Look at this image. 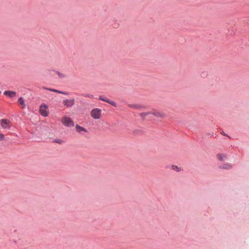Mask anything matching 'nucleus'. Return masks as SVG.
<instances>
[{
	"label": "nucleus",
	"mask_w": 249,
	"mask_h": 249,
	"mask_svg": "<svg viewBox=\"0 0 249 249\" xmlns=\"http://www.w3.org/2000/svg\"><path fill=\"white\" fill-rule=\"evenodd\" d=\"M217 158L221 161L224 160L226 159V156L222 154H218L217 155Z\"/></svg>",
	"instance_id": "ddd939ff"
},
{
	"label": "nucleus",
	"mask_w": 249,
	"mask_h": 249,
	"mask_svg": "<svg viewBox=\"0 0 249 249\" xmlns=\"http://www.w3.org/2000/svg\"><path fill=\"white\" fill-rule=\"evenodd\" d=\"M140 116L142 118L144 119V118H145V117H146V116H147V114H146V112H142V113H140Z\"/></svg>",
	"instance_id": "dca6fc26"
},
{
	"label": "nucleus",
	"mask_w": 249,
	"mask_h": 249,
	"mask_svg": "<svg viewBox=\"0 0 249 249\" xmlns=\"http://www.w3.org/2000/svg\"><path fill=\"white\" fill-rule=\"evenodd\" d=\"M223 169H229L231 168V166L228 164H224L222 167Z\"/></svg>",
	"instance_id": "2eb2a0df"
},
{
	"label": "nucleus",
	"mask_w": 249,
	"mask_h": 249,
	"mask_svg": "<svg viewBox=\"0 0 249 249\" xmlns=\"http://www.w3.org/2000/svg\"><path fill=\"white\" fill-rule=\"evenodd\" d=\"M43 88L45 89H48L49 90L58 93L62 94H64V95H69V93L68 92H63V91H62L60 90H58L57 89H48L46 88Z\"/></svg>",
	"instance_id": "9d476101"
},
{
	"label": "nucleus",
	"mask_w": 249,
	"mask_h": 249,
	"mask_svg": "<svg viewBox=\"0 0 249 249\" xmlns=\"http://www.w3.org/2000/svg\"><path fill=\"white\" fill-rule=\"evenodd\" d=\"M3 94L10 98L14 97L17 95V93L15 91L11 90H5L3 92Z\"/></svg>",
	"instance_id": "6e6552de"
},
{
	"label": "nucleus",
	"mask_w": 249,
	"mask_h": 249,
	"mask_svg": "<svg viewBox=\"0 0 249 249\" xmlns=\"http://www.w3.org/2000/svg\"><path fill=\"white\" fill-rule=\"evenodd\" d=\"M75 129H76V131L78 133H81L82 131L85 132H87V130L85 128H84L83 127L80 126L78 125H76L75 126Z\"/></svg>",
	"instance_id": "9b49d317"
},
{
	"label": "nucleus",
	"mask_w": 249,
	"mask_h": 249,
	"mask_svg": "<svg viewBox=\"0 0 249 249\" xmlns=\"http://www.w3.org/2000/svg\"><path fill=\"white\" fill-rule=\"evenodd\" d=\"M128 107L134 109H141L144 107V106L139 104H129Z\"/></svg>",
	"instance_id": "1a4fd4ad"
},
{
	"label": "nucleus",
	"mask_w": 249,
	"mask_h": 249,
	"mask_svg": "<svg viewBox=\"0 0 249 249\" xmlns=\"http://www.w3.org/2000/svg\"><path fill=\"white\" fill-rule=\"evenodd\" d=\"M4 138V135L2 134H0V141H2Z\"/></svg>",
	"instance_id": "f3484780"
},
{
	"label": "nucleus",
	"mask_w": 249,
	"mask_h": 249,
	"mask_svg": "<svg viewBox=\"0 0 249 249\" xmlns=\"http://www.w3.org/2000/svg\"><path fill=\"white\" fill-rule=\"evenodd\" d=\"M147 115L152 114V109L149 111L146 112Z\"/></svg>",
	"instance_id": "a211bd4d"
},
{
	"label": "nucleus",
	"mask_w": 249,
	"mask_h": 249,
	"mask_svg": "<svg viewBox=\"0 0 249 249\" xmlns=\"http://www.w3.org/2000/svg\"><path fill=\"white\" fill-rule=\"evenodd\" d=\"M172 169L177 172H179L181 171V169L180 168L178 167L176 165H173L172 166Z\"/></svg>",
	"instance_id": "4468645a"
},
{
	"label": "nucleus",
	"mask_w": 249,
	"mask_h": 249,
	"mask_svg": "<svg viewBox=\"0 0 249 249\" xmlns=\"http://www.w3.org/2000/svg\"><path fill=\"white\" fill-rule=\"evenodd\" d=\"M18 103L21 105L22 106V108H24L25 107H26V105L24 103V99L22 97H20L18 98Z\"/></svg>",
	"instance_id": "f8f14e48"
},
{
	"label": "nucleus",
	"mask_w": 249,
	"mask_h": 249,
	"mask_svg": "<svg viewBox=\"0 0 249 249\" xmlns=\"http://www.w3.org/2000/svg\"><path fill=\"white\" fill-rule=\"evenodd\" d=\"M0 125L3 129H10L11 126V121L7 119H2L0 120Z\"/></svg>",
	"instance_id": "7ed1b4c3"
},
{
	"label": "nucleus",
	"mask_w": 249,
	"mask_h": 249,
	"mask_svg": "<svg viewBox=\"0 0 249 249\" xmlns=\"http://www.w3.org/2000/svg\"><path fill=\"white\" fill-rule=\"evenodd\" d=\"M1 94V91H0V94Z\"/></svg>",
	"instance_id": "aec40b11"
},
{
	"label": "nucleus",
	"mask_w": 249,
	"mask_h": 249,
	"mask_svg": "<svg viewBox=\"0 0 249 249\" xmlns=\"http://www.w3.org/2000/svg\"><path fill=\"white\" fill-rule=\"evenodd\" d=\"M39 112L42 116L46 117L49 114L48 106L45 104H42L39 107Z\"/></svg>",
	"instance_id": "20e7f679"
},
{
	"label": "nucleus",
	"mask_w": 249,
	"mask_h": 249,
	"mask_svg": "<svg viewBox=\"0 0 249 249\" xmlns=\"http://www.w3.org/2000/svg\"><path fill=\"white\" fill-rule=\"evenodd\" d=\"M99 99L101 101L106 102L110 104L111 105L113 106V107L116 106V104L114 101H111V100L108 99L107 97H104L102 96H99Z\"/></svg>",
	"instance_id": "0eeeda50"
},
{
	"label": "nucleus",
	"mask_w": 249,
	"mask_h": 249,
	"mask_svg": "<svg viewBox=\"0 0 249 249\" xmlns=\"http://www.w3.org/2000/svg\"><path fill=\"white\" fill-rule=\"evenodd\" d=\"M75 103L74 98L65 99L63 100V104L66 107H71L73 106Z\"/></svg>",
	"instance_id": "39448f33"
},
{
	"label": "nucleus",
	"mask_w": 249,
	"mask_h": 249,
	"mask_svg": "<svg viewBox=\"0 0 249 249\" xmlns=\"http://www.w3.org/2000/svg\"><path fill=\"white\" fill-rule=\"evenodd\" d=\"M221 134L223 135H226V134L224 132H222V133H221Z\"/></svg>",
	"instance_id": "6ab92c4d"
},
{
	"label": "nucleus",
	"mask_w": 249,
	"mask_h": 249,
	"mask_svg": "<svg viewBox=\"0 0 249 249\" xmlns=\"http://www.w3.org/2000/svg\"><path fill=\"white\" fill-rule=\"evenodd\" d=\"M61 123L67 127L73 126L74 125V123L71 118L66 116L62 118Z\"/></svg>",
	"instance_id": "f03ea898"
},
{
	"label": "nucleus",
	"mask_w": 249,
	"mask_h": 249,
	"mask_svg": "<svg viewBox=\"0 0 249 249\" xmlns=\"http://www.w3.org/2000/svg\"><path fill=\"white\" fill-rule=\"evenodd\" d=\"M90 115L94 119H100L102 116V110L98 108H93L90 111Z\"/></svg>",
	"instance_id": "f257e3e1"
},
{
	"label": "nucleus",
	"mask_w": 249,
	"mask_h": 249,
	"mask_svg": "<svg viewBox=\"0 0 249 249\" xmlns=\"http://www.w3.org/2000/svg\"><path fill=\"white\" fill-rule=\"evenodd\" d=\"M152 115L160 118H163L166 116L163 112L155 109H152Z\"/></svg>",
	"instance_id": "423d86ee"
}]
</instances>
